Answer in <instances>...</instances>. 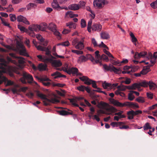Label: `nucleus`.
I'll use <instances>...</instances> for the list:
<instances>
[{"mask_svg":"<svg viewBox=\"0 0 157 157\" xmlns=\"http://www.w3.org/2000/svg\"><path fill=\"white\" fill-rule=\"evenodd\" d=\"M117 89L119 90L120 91H124L126 90V86L124 85L119 86H117Z\"/></svg>","mask_w":157,"mask_h":157,"instance_id":"obj_42","label":"nucleus"},{"mask_svg":"<svg viewBox=\"0 0 157 157\" xmlns=\"http://www.w3.org/2000/svg\"><path fill=\"white\" fill-rule=\"evenodd\" d=\"M26 95L30 98H32L34 96L33 93L31 92H29L26 94Z\"/></svg>","mask_w":157,"mask_h":157,"instance_id":"obj_60","label":"nucleus"},{"mask_svg":"<svg viewBox=\"0 0 157 157\" xmlns=\"http://www.w3.org/2000/svg\"><path fill=\"white\" fill-rule=\"evenodd\" d=\"M99 52L98 51H96L95 54V58L98 59H101V56L99 54Z\"/></svg>","mask_w":157,"mask_h":157,"instance_id":"obj_49","label":"nucleus"},{"mask_svg":"<svg viewBox=\"0 0 157 157\" xmlns=\"http://www.w3.org/2000/svg\"><path fill=\"white\" fill-rule=\"evenodd\" d=\"M130 114H133L134 116H136L138 115L139 114H141L142 113V111L141 110H136V111H134L133 110H131L130 111V112H129Z\"/></svg>","mask_w":157,"mask_h":157,"instance_id":"obj_29","label":"nucleus"},{"mask_svg":"<svg viewBox=\"0 0 157 157\" xmlns=\"http://www.w3.org/2000/svg\"><path fill=\"white\" fill-rule=\"evenodd\" d=\"M113 71L115 73L120 74L121 73V71L119 68H116L115 67L112 65V68L111 71Z\"/></svg>","mask_w":157,"mask_h":157,"instance_id":"obj_27","label":"nucleus"},{"mask_svg":"<svg viewBox=\"0 0 157 157\" xmlns=\"http://www.w3.org/2000/svg\"><path fill=\"white\" fill-rule=\"evenodd\" d=\"M39 30L42 31H44L48 27L47 24L45 23H44L39 25Z\"/></svg>","mask_w":157,"mask_h":157,"instance_id":"obj_23","label":"nucleus"},{"mask_svg":"<svg viewBox=\"0 0 157 157\" xmlns=\"http://www.w3.org/2000/svg\"><path fill=\"white\" fill-rule=\"evenodd\" d=\"M68 8L69 9L73 10H78L80 8V6L79 4H73L70 5Z\"/></svg>","mask_w":157,"mask_h":157,"instance_id":"obj_17","label":"nucleus"},{"mask_svg":"<svg viewBox=\"0 0 157 157\" xmlns=\"http://www.w3.org/2000/svg\"><path fill=\"white\" fill-rule=\"evenodd\" d=\"M39 25L33 24L30 26L29 27V29L31 31H37L39 30Z\"/></svg>","mask_w":157,"mask_h":157,"instance_id":"obj_19","label":"nucleus"},{"mask_svg":"<svg viewBox=\"0 0 157 157\" xmlns=\"http://www.w3.org/2000/svg\"><path fill=\"white\" fill-rule=\"evenodd\" d=\"M130 112V111H128L127 113V114L128 115V119L129 120H131L133 119L134 118V115L133 114H131L129 113Z\"/></svg>","mask_w":157,"mask_h":157,"instance_id":"obj_53","label":"nucleus"},{"mask_svg":"<svg viewBox=\"0 0 157 157\" xmlns=\"http://www.w3.org/2000/svg\"><path fill=\"white\" fill-rule=\"evenodd\" d=\"M133 68H135V67H134L132 66H125L124 67V69L125 70H127L129 69L130 68L132 69Z\"/></svg>","mask_w":157,"mask_h":157,"instance_id":"obj_61","label":"nucleus"},{"mask_svg":"<svg viewBox=\"0 0 157 157\" xmlns=\"http://www.w3.org/2000/svg\"><path fill=\"white\" fill-rule=\"evenodd\" d=\"M87 59L84 56H81L79 57L78 60V63H81L82 62H86L87 61Z\"/></svg>","mask_w":157,"mask_h":157,"instance_id":"obj_26","label":"nucleus"},{"mask_svg":"<svg viewBox=\"0 0 157 157\" xmlns=\"http://www.w3.org/2000/svg\"><path fill=\"white\" fill-rule=\"evenodd\" d=\"M69 100H70V102L71 103L72 105H73L74 106L78 107L80 109L82 112L84 111V110L81 107L79 106L78 104L75 103L76 100L75 99H69Z\"/></svg>","mask_w":157,"mask_h":157,"instance_id":"obj_20","label":"nucleus"},{"mask_svg":"<svg viewBox=\"0 0 157 157\" xmlns=\"http://www.w3.org/2000/svg\"><path fill=\"white\" fill-rule=\"evenodd\" d=\"M62 68L64 72H67V74L69 73H70L69 68H68V65L67 63H65Z\"/></svg>","mask_w":157,"mask_h":157,"instance_id":"obj_33","label":"nucleus"},{"mask_svg":"<svg viewBox=\"0 0 157 157\" xmlns=\"http://www.w3.org/2000/svg\"><path fill=\"white\" fill-rule=\"evenodd\" d=\"M67 26H69L70 28L75 29L76 27V24L73 22H70L67 24Z\"/></svg>","mask_w":157,"mask_h":157,"instance_id":"obj_34","label":"nucleus"},{"mask_svg":"<svg viewBox=\"0 0 157 157\" xmlns=\"http://www.w3.org/2000/svg\"><path fill=\"white\" fill-rule=\"evenodd\" d=\"M48 29L53 32L54 35L61 38L60 33L56 29V25L55 24L52 23L49 24L48 25Z\"/></svg>","mask_w":157,"mask_h":157,"instance_id":"obj_8","label":"nucleus"},{"mask_svg":"<svg viewBox=\"0 0 157 157\" xmlns=\"http://www.w3.org/2000/svg\"><path fill=\"white\" fill-rule=\"evenodd\" d=\"M149 68L148 66H147L145 68H144L141 71V73L142 75H145L149 71Z\"/></svg>","mask_w":157,"mask_h":157,"instance_id":"obj_35","label":"nucleus"},{"mask_svg":"<svg viewBox=\"0 0 157 157\" xmlns=\"http://www.w3.org/2000/svg\"><path fill=\"white\" fill-rule=\"evenodd\" d=\"M105 3V0H94V6L100 9L104 7Z\"/></svg>","mask_w":157,"mask_h":157,"instance_id":"obj_9","label":"nucleus"},{"mask_svg":"<svg viewBox=\"0 0 157 157\" xmlns=\"http://www.w3.org/2000/svg\"><path fill=\"white\" fill-rule=\"evenodd\" d=\"M1 19L2 21V23L3 25H4L5 26H7L9 28L11 27L10 24L9 23L5 21L3 18H1Z\"/></svg>","mask_w":157,"mask_h":157,"instance_id":"obj_52","label":"nucleus"},{"mask_svg":"<svg viewBox=\"0 0 157 157\" xmlns=\"http://www.w3.org/2000/svg\"><path fill=\"white\" fill-rule=\"evenodd\" d=\"M102 59L103 60H105L106 61L109 60V59L108 57L105 54H102L101 57V59Z\"/></svg>","mask_w":157,"mask_h":157,"instance_id":"obj_54","label":"nucleus"},{"mask_svg":"<svg viewBox=\"0 0 157 157\" xmlns=\"http://www.w3.org/2000/svg\"><path fill=\"white\" fill-rule=\"evenodd\" d=\"M147 52L144 51L140 52L139 54H140V58L141 57H144L147 55Z\"/></svg>","mask_w":157,"mask_h":157,"instance_id":"obj_59","label":"nucleus"},{"mask_svg":"<svg viewBox=\"0 0 157 157\" xmlns=\"http://www.w3.org/2000/svg\"><path fill=\"white\" fill-rule=\"evenodd\" d=\"M69 71L70 73H68L69 75H70L71 73L75 74L78 71V69L74 67L69 68Z\"/></svg>","mask_w":157,"mask_h":157,"instance_id":"obj_28","label":"nucleus"},{"mask_svg":"<svg viewBox=\"0 0 157 157\" xmlns=\"http://www.w3.org/2000/svg\"><path fill=\"white\" fill-rule=\"evenodd\" d=\"M37 57L38 59L41 60L42 61L44 62L45 63H47L48 61H46V59H49L48 57L46 56H44L43 57L42 56L39 55L37 56Z\"/></svg>","mask_w":157,"mask_h":157,"instance_id":"obj_31","label":"nucleus"},{"mask_svg":"<svg viewBox=\"0 0 157 157\" xmlns=\"http://www.w3.org/2000/svg\"><path fill=\"white\" fill-rule=\"evenodd\" d=\"M62 45L64 46H68L69 45V43L68 41H66L61 43Z\"/></svg>","mask_w":157,"mask_h":157,"instance_id":"obj_63","label":"nucleus"},{"mask_svg":"<svg viewBox=\"0 0 157 157\" xmlns=\"http://www.w3.org/2000/svg\"><path fill=\"white\" fill-rule=\"evenodd\" d=\"M123 123V122H112L111 123V125L113 127L118 126L121 125Z\"/></svg>","mask_w":157,"mask_h":157,"instance_id":"obj_36","label":"nucleus"},{"mask_svg":"<svg viewBox=\"0 0 157 157\" xmlns=\"http://www.w3.org/2000/svg\"><path fill=\"white\" fill-rule=\"evenodd\" d=\"M17 46L18 50L24 48V46L21 41L17 40Z\"/></svg>","mask_w":157,"mask_h":157,"instance_id":"obj_32","label":"nucleus"},{"mask_svg":"<svg viewBox=\"0 0 157 157\" xmlns=\"http://www.w3.org/2000/svg\"><path fill=\"white\" fill-rule=\"evenodd\" d=\"M146 83L143 81L139 83H135L132 85V90H136V88L139 89L141 86L143 87L146 85Z\"/></svg>","mask_w":157,"mask_h":157,"instance_id":"obj_11","label":"nucleus"},{"mask_svg":"<svg viewBox=\"0 0 157 157\" xmlns=\"http://www.w3.org/2000/svg\"><path fill=\"white\" fill-rule=\"evenodd\" d=\"M75 48L78 49L82 50L84 48V45L83 42L80 41L78 42V43L75 46Z\"/></svg>","mask_w":157,"mask_h":157,"instance_id":"obj_21","label":"nucleus"},{"mask_svg":"<svg viewBox=\"0 0 157 157\" xmlns=\"http://www.w3.org/2000/svg\"><path fill=\"white\" fill-rule=\"evenodd\" d=\"M17 20L18 21L23 22L26 25H29L30 24L26 18L22 15L18 16L17 17Z\"/></svg>","mask_w":157,"mask_h":157,"instance_id":"obj_12","label":"nucleus"},{"mask_svg":"<svg viewBox=\"0 0 157 157\" xmlns=\"http://www.w3.org/2000/svg\"><path fill=\"white\" fill-rule=\"evenodd\" d=\"M136 101L139 103H143L145 102L144 98L141 97H139L136 99Z\"/></svg>","mask_w":157,"mask_h":157,"instance_id":"obj_38","label":"nucleus"},{"mask_svg":"<svg viewBox=\"0 0 157 157\" xmlns=\"http://www.w3.org/2000/svg\"><path fill=\"white\" fill-rule=\"evenodd\" d=\"M103 52H104L108 55L109 57L114 58V57L108 51H107L106 49H103Z\"/></svg>","mask_w":157,"mask_h":157,"instance_id":"obj_43","label":"nucleus"},{"mask_svg":"<svg viewBox=\"0 0 157 157\" xmlns=\"http://www.w3.org/2000/svg\"><path fill=\"white\" fill-rule=\"evenodd\" d=\"M37 95L42 99L45 100L43 101L44 104L45 105H50L51 103H56L59 102V100L56 98H51L49 99L46 97V96L42 93H38Z\"/></svg>","mask_w":157,"mask_h":157,"instance_id":"obj_2","label":"nucleus"},{"mask_svg":"<svg viewBox=\"0 0 157 157\" xmlns=\"http://www.w3.org/2000/svg\"><path fill=\"white\" fill-rule=\"evenodd\" d=\"M103 68L107 71H111L112 68V66H108L106 64L103 65Z\"/></svg>","mask_w":157,"mask_h":157,"instance_id":"obj_40","label":"nucleus"},{"mask_svg":"<svg viewBox=\"0 0 157 157\" xmlns=\"http://www.w3.org/2000/svg\"><path fill=\"white\" fill-rule=\"evenodd\" d=\"M86 57L87 59L90 60L92 62L94 61V58L90 54H87L86 55Z\"/></svg>","mask_w":157,"mask_h":157,"instance_id":"obj_41","label":"nucleus"},{"mask_svg":"<svg viewBox=\"0 0 157 157\" xmlns=\"http://www.w3.org/2000/svg\"><path fill=\"white\" fill-rule=\"evenodd\" d=\"M37 50L39 51L45 52V55L48 56L49 59H56V58L51 54V52L50 51L48 47L46 48L42 46L38 47Z\"/></svg>","mask_w":157,"mask_h":157,"instance_id":"obj_6","label":"nucleus"},{"mask_svg":"<svg viewBox=\"0 0 157 157\" xmlns=\"http://www.w3.org/2000/svg\"><path fill=\"white\" fill-rule=\"evenodd\" d=\"M143 128L144 130L151 129V127L150 125V124L148 122H147L143 126Z\"/></svg>","mask_w":157,"mask_h":157,"instance_id":"obj_37","label":"nucleus"},{"mask_svg":"<svg viewBox=\"0 0 157 157\" xmlns=\"http://www.w3.org/2000/svg\"><path fill=\"white\" fill-rule=\"evenodd\" d=\"M46 68V66L45 65L40 63L38 66V69L40 71L45 70Z\"/></svg>","mask_w":157,"mask_h":157,"instance_id":"obj_30","label":"nucleus"},{"mask_svg":"<svg viewBox=\"0 0 157 157\" xmlns=\"http://www.w3.org/2000/svg\"><path fill=\"white\" fill-rule=\"evenodd\" d=\"M105 110L106 111H104L101 109L98 110L97 113L98 115L100 116V114L101 113L110 115H111L112 113L115 112L117 111V109L113 107L106 108L105 109Z\"/></svg>","mask_w":157,"mask_h":157,"instance_id":"obj_3","label":"nucleus"},{"mask_svg":"<svg viewBox=\"0 0 157 157\" xmlns=\"http://www.w3.org/2000/svg\"><path fill=\"white\" fill-rule=\"evenodd\" d=\"M146 83V85L144 87H146L149 86V89L151 90H154L157 87L156 85L152 81H150L149 82H147L146 81H143Z\"/></svg>","mask_w":157,"mask_h":157,"instance_id":"obj_10","label":"nucleus"},{"mask_svg":"<svg viewBox=\"0 0 157 157\" xmlns=\"http://www.w3.org/2000/svg\"><path fill=\"white\" fill-rule=\"evenodd\" d=\"M102 86L103 88L105 89H107L108 88H110L112 87V84L107 82L105 81L102 82Z\"/></svg>","mask_w":157,"mask_h":157,"instance_id":"obj_24","label":"nucleus"},{"mask_svg":"<svg viewBox=\"0 0 157 157\" xmlns=\"http://www.w3.org/2000/svg\"><path fill=\"white\" fill-rule=\"evenodd\" d=\"M35 6L34 3H30L27 6L28 10H30L32 7H33Z\"/></svg>","mask_w":157,"mask_h":157,"instance_id":"obj_57","label":"nucleus"},{"mask_svg":"<svg viewBox=\"0 0 157 157\" xmlns=\"http://www.w3.org/2000/svg\"><path fill=\"white\" fill-rule=\"evenodd\" d=\"M18 50L21 55L25 56H28V54L26 52L25 49V47L20 49H19Z\"/></svg>","mask_w":157,"mask_h":157,"instance_id":"obj_25","label":"nucleus"},{"mask_svg":"<svg viewBox=\"0 0 157 157\" xmlns=\"http://www.w3.org/2000/svg\"><path fill=\"white\" fill-rule=\"evenodd\" d=\"M98 46L99 47H102L104 48H105L107 50H109V48L106 45H105L102 41L101 42V44L98 45Z\"/></svg>","mask_w":157,"mask_h":157,"instance_id":"obj_50","label":"nucleus"},{"mask_svg":"<svg viewBox=\"0 0 157 157\" xmlns=\"http://www.w3.org/2000/svg\"><path fill=\"white\" fill-rule=\"evenodd\" d=\"M68 110L70 111V112H68L65 110H62L58 111V112L59 113L60 115L62 116L67 115H72L73 112L72 111L69 109Z\"/></svg>","mask_w":157,"mask_h":157,"instance_id":"obj_16","label":"nucleus"},{"mask_svg":"<svg viewBox=\"0 0 157 157\" xmlns=\"http://www.w3.org/2000/svg\"><path fill=\"white\" fill-rule=\"evenodd\" d=\"M148 57L149 58H150L151 60H150L151 63L149 64V66L150 67L153 66L155 63V60L153 58V55L150 52L149 53L148 55Z\"/></svg>","mask_w":157,"mask_h":157,"instance_id":"obj_15","label":"nucleus"},{"mask_svg":"<svg viewBox=\"0 0 157 157\" xmlns=\"http://www.w3.org/2000/svg\"><path fill=\"white\" fill-rule=\"evenodd\" d=\"M135 98L134 96L132 94V93L130 91V93L128 94V98L130 101L133 100Z\"/></svg>","mask_w":157,"mask_h":157,"instance_id":"obj_39","label":"nucleus"},{"mask_svg":"<svg viewBox=\"0 0 157 157\" xmlns=\"http://www.w3.org/2000/svg\"><path fill=\"white\" fill-rule=\"evenodd\" d=\"M0 62L1 63H0V69L2 70H0V78L2 77V74L6 72V67L7 66L6 61L3 59H0Z\"/></svg>","mask_w":157,"mask_h":157,"instance_id":"obj_5","label":"nucleus"},{"mask_svg":"<svg viewBox=\"0 0 157 157\" xmlns=\"http://www.w3.org/2000/svg\"><path fill=\"white\" fill-rule=\"evenodd\" d=\"M36 38L38 40H39L40 42H42L44 41V38L40 35H37L36 36Z\"/></svg>","mask_w":157,"mask_h":157,"instance_id":"obj_62","label":"nucleus"},{"mask_svg":"<svg viewBox=\"0 0 157 157\" xmlns=\"http://www.w3.org/2000/svg\"><path fill=\"white\" fill-rule=\"evenodd\" d=\"M102 28V26L100 24H94L92 26V29L93 31L99 32Z\"/></svg>","mask_w":157,"mask_h":157,"instance_id":"obj_13","label":"nucleus"},{"mask_svg":"<svg viewBox=\"0 0 157 157\" xmlns=\"http://www.w3.org/2000/svg\"><path fill=\"white\" fill-rule=\"evenodd\" d=\"M153 93L151 92L147 93V98L150 99H151L153 98Z\"/></svg>","mask_w":157,"mask_h":157,"instance_id":"obj_48","label":"nucleus"},{"mask_svg":"<svg viewBox=\"0 0 157 157\" xmlns=\"http://www.w3.org/2000/svg\"><path fill=\"white\" fill-rule=\"evenodd\" d=\"M81 25L82 28H83L86 27V23L84 19H82L81 22Z\"/></svg>","mask_w":157,"mask_h":157,"instance_id":"obj_46","label":"nucleus"},{"mask_svg":"<svg viewBox=\"0 0 157 157\" xmlns=\"http://www.w3.org/2000/svg\"><path fill=\"white\" fill-rule=\"evenodd\" d=\"M93 81V80H92L88 78V79H87L86 81L84 83L89 85L92 84Z\"/></svg>","mask_w":157,"mask_h":157,"instance_id":"obj_44","label":"nucleus"},{"mask_svg":"<svg viewBox=\"0 0 157 157\" xmlns=\"http://www.w3.org/2000/svg\"><path fill=\"white\" fill-rule=\"evenodd\" d=\"M71 52L78 55L82 54L83 53V52L81 51H78L75 50H72Z\"/></svg>","mask_w":157,"mask_h":157,"instance_id":"obj_47","label":"nucleus"},{"mask_svg":"<svg viewBox=\"0 0 157 157\" xmlns=\"http://www.w3.org/2000/svg\"><path fill=\"white\" fill-rule=\"evenodd\" d=\"M23 77L21 79V82L24 84H26V79L27 80V82L31 84L33 82V78L32 75L26 73H24L23 75Z\"/></svg>","mask_w":157,"mask_h":157,"instance_id":"obj_4","label":"nucleus"},{"mask_svg":"<svg viewBox=\"0 0 157 157\" xmlns=\"http://www.w3.org/2000/svg\"><path fill=\"white\" fill-rule=\"evenodd\" d=\"M92 43L93 44L94 47L98 46L97 41L94 38H92L91 40Z\"/></svg>","mask_w":157,"mask_h":157,"instance_id":"obj_55","label":"nucleus"},{"mask_svg":"<svg viewBox=\"0 0 157 157\" xmlns=\"http://www.w3.org/2000/svg\"><path fill=\"white\" fill-rule=\"evenodd\" d=\"M52 76H54V78L55 79L58 78L63 77L66 78V77L65 75H62L59 72L56 71L53 73L51 75Z\"/></svg>","mask_w":157,"mask_h":157,"instance_id":"obj_14","label":"nucleus"},{"mask_svg":"<svg viewBox=\"0 0 157 157\" xmlns=\"http://www.w3.org/2000/svg\"><path fill=\"white\" fill-rule=\"evenodd\" d=\"M134 58L136 59H139L140 58L139 53L137 52H136L134 56Z\"/></svg>","mask_w":157,"mask_h":157,"instance_id":"obj_58","label":"nucleus"},{"mask_svg":"<svg viewBox=\"0 0 157 157\" xmlns=\"http://www.w3.org/2000/svg\"><path fill=\"white\" fill-rule=\"evenodd\" d=\"M14 84V82L10 80H8L7 83L6 85V86H9L13 85Z\"/></svg>","mask_w":157,"mask_h":157,"instance_id":"obj_56","label":"nucleus"},{"mask_svg":"<svg viewBox=\"0 0 157 157\" xmlns=\"http://www.w3.org/2000/svg\"><path fill=\"white\" fill-rule=\"evenodd\" d=\"M53 59H46V61H48V63H51L52 66L55 67H59L62 65V63L60 60H54Z\"/></svg>","mask_w":157,"mask_h":157,"instance_id":"obj_7","label":"nucleus"},{"mask_svg":"<svg viewBox=\"0 0 157 157\" xmlns=\"http://www.w3.org/2000/svg\"><path fill=\"white\" fill-rule=\"evenodd\" d=\"M101 38L104 39H108L109 38V35L108 33L105 32H102L101 33Z\"/></svg>","mask_w":157,"mask_h":157,"instance_id":"obj_22","label":"nucleus"},{"mask_svg":"<svg viewBox=\"0 0 157 157\" xmlns=\"http://www.w3.org/2000/svg\"><path fill=\"white\" fill-rule=\"evenodd\" d=\"M85 87L86 86H85L81 85L80 86L78 87L77 89L79 91H84L85 90Z\"/></svg>","mask_w":157,"mask_h":157,"instance_id":"obj_51","label":"nucleus"},{"mask_svg":"<svg viewBox=\"0 0 157 157\" xmlns=\"http://www.w3.org/2000/svg\"><path fill=\"white\" fill-rule=\"evenodd\" d=\"M110 101L115 105L120 107L128 106L130 107L139 108V106L136 103L127 101L122 103L119 102L117 100H115L114 99H111Z\"/></svg>","mask_w":157,"mask_h":157,"instance_id":"obj_1","label":"nucleus"},{"mask_svg":"<svg viewBox=\"0 0 157 157\" xmlns=\"http://www.w3.org/2000/svg\"><path fill=\"white\" fill-rule=\"evenodd\" d=\"M10 20L12 21H14L16 19V17L14 14H10Z\"/></svg>","mask_w":157,"mask_h":157,"instance_id":"obj_45","label":"nucleus"},{"mask_svg":"<svg viewBox=\"0 0 157 157\" xmlns=\"http://www.w3.org/2000/svg\"><path fill=\"white\" fill-rule=\"evenodd\" d=\"M18 28L21 31H25V30H26L24 27L20 25H18Z\"/></svg>","mask_w":157,"mask_h":157,"instance_id":"obj_64","label":"nucleus"},{"mask_svg":"<svg viewBox=\"0 0 157 157\" xmlns=\"http://www.w3.org/2000/svg\"><path fill=\"white\" fill-rule=\"evenodd\" d=\"M52 5L53 8L57 9L58 10H60L63 9L59 6L57 1L56 0H53V2L52 3Z\"/></svg>","mask_w":157,"mask_h":157,"instance_id":"obj_18","label":"nucleus"}]
</instances>
